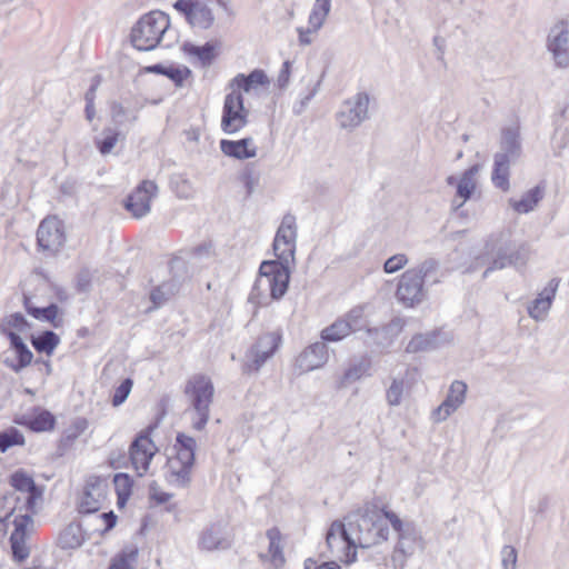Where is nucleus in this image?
I'll list each match as a JSON object with an SVG mask.
<instances>
[{
  "mask_svg": "<svg viewBox=\"0 0 569 569\" xmlns=\"http://www.w3.org/2000/svg\"><path fill=\"white\" fill-rule=\"evenodd\" d=\"M296 240V217L287 213L282 218L272 244L277 260H266L260 264L258 278L249 295L250 302L262 305L261 298L267 291L273 300H279L286 295L290 281V269L295 264Z\"/></svg>",
  "mask_w": 569,
  "mask_h": 569,
  "instance_id": "1",
  "label": "nucleus"
},
{
  "mask_svg": "<svg viewBox=\"0 0 569 569\" xmlns=\"http://www.w3.org/2000/svg\"><path fill=\"white\" fill-rule=\"evenodd\" d=\"M440 263L433 258H428L415 268L406 270L397 286L396 298L406 308H415L421 305L428 297L426 282L437 284L441 281Z\"/></svg>",
  "mask_w": 569,
  "mask_h": 569,
  "instance_id": "2",
  "label": "nucleus"
},
{
  "mask_svg": "<svg viewBox=\"0 0 569 569\" xmlns=\"http://www.w3.org/2000/svg\"><path fill=\"white\" fill-rule=\"evenodd\" d=\"M522 153L520 128L513 123L503 127L500 132L499 151L493 156V168L491 181L501 191L510 189V166L515 163Z\"/></svg>",
  "mask_w": 569,
  "mask_h": 569,
  "instance_id": "3",
  "label": "nucleus"
},
{
  "mask_svg": "<svg viewBox=\"0 0 569 569\" xmlns=\"http://www.w3.org/2000/svg\"><path fill=\"white\" fill-rule=\"evenodd\" d=\"M387 517L397 535L390 558L391 566L393 569H405L408 560L423 550V538L413 522L401 520L397 513H387Z\"/></svg>",
  "mask_w": 569,
  "mask_h": 569,
  "instance_id": "4",
  "label": "nucleus"
},
{
  "mask_svg": "<svg viewBox=\"0 0 569 569\" xmlns=\"http://www.w3.org/2000/svg\"><path fill=\"white\" fill-rule=\"evenodd\" d=\"M183 392L192 412V428L202 431L210 418V406L214 396L213 383L204 375H194L186 382Z\"/></svg>",
  "mask_w": 569,
  "mask_h": 569,
  "instance_id": "5",
  "label": "nucleus"
},
{
  "mask_svg": "<svg viewBox=\"0 0 569 569\" xmlns=\"http://www.w3.org/2000/svg\"><path fill=\"white\" fill-rule=\"evenodd\" d=\"M173 448L176 456L168 460L167 480L177 488H188L192 479L197 441L191 436L178 432Z\"/></svg>",
  "mask_w": 569,
  "mask_h": 569,
  "instance_id": "6",
  "label": "nucleus"
},
{
  "mask_svg": "<svg viewBox=\"0 0 569 569\" xmlns=\"http://www.w3.org/2000/svg\"><path fill=\"white\" fill-rule=\"evenodd\" d=\"M169 26V16L161 11H151L142 16L131 29L132 46L140 51L153 50Z\"/></svg>",
  "mask_w": 569,
  "mask_h": 569,
  "instance_id": "7",
  "label": "nucleus"
},
{
  "mask_svg": "<svg viewBox=\"0 0 569 569\" xmlns=\"http://www.w3.org/2000/svg\"><path fill=\"white\" fill-rule=\"evenodd\" d=\"M63 222L57 217L44 218L37 230V244L48 257H54L66 242Z\"/></svg>",
  "mask_w": 569,
  "mask_h": 569,
  "instance_id": "8",
  "label": "nucleus"
},
{
  "mask_svg": "<svg viewBox=\"0 0 569 569\" xmlns=\"http://www.w3.org/2000/svg\"><path fill=\"white\" fill-rule=\"evenodd\" d=\"M327 546L340 561L351 563L357 559V548L345 522L333 521L327 531Z\"/></svg>",
  "mask_w": 569,
  "mask_h": 569,
  "instance_id": "9",
  "label": "nucleus"
},
{
  "mask_svg": "<svg viewBox=\"0 0 569 569\" xmlns=\"http://www.w3.org/2000/svg\"><path fill=\"white\" fill-rule=\"evenodd\" d=\"M152 431L153 427L149 426L137 435L129 447L130 460L139 477L148 472L151 460L158 451L150 437Z\"/></svg>",
  "mask_w": 569,
  "mask_h": 569,
  "instance_id": "10",
  "label": "nucleus"
},
{
  "mask_svg": "<svg viewBox=\"0 0 569 569\" xmlns=\"http://www.w3.org/2000/svg\"><path fill=\"white\" fill-rule=\"evenodd\" d=\"M486 251L481 261L488 262L489 266L483 272V278H487L493 270L505 269L510 267L509 251L511 250V241L509 236L501 232L497 236H491L486 242Z\"/></svg>",
  "mask_w": 569,
  "mask_h": 569,
  "instance_id": "11",
  "label": "nucleus"
},
{
  "mask_svg": "<svg viewBox=\"0 0 569 569\" xmlns=\"http://www.w3.org/2000/svg\"><path fill=\"white\" fill-rule=\"evenodd\" d=\"M233 538L228 525L221 520L207 525L198 536V548L201 551H223L232 547Z\"/></svg>",
  "mask_w": 569,
  "mask_h": 569,
  "instance_id": "12",
  "label": "nucleus"
},
{
  "mask_svg": "<svg viewBox=\"0 0 569 569\" xmlns=\"http://www.w3.org/2000/svg\"><path fill=\"white\" fill-rule=\"evenodd\" d=\"M369 94L358 92L352 98L343 101L337 120L342 129L352 130L359 127L368 118Z\"/></svg>",
  "mask_w": 569,
  "mask_h": 569,
  "instance_id": "13",
  "label": "nucleus"
},
{
  "mask_svg": "<svg viewBox=\"0 0 569 569\" xmlns=\"http://www.w3.org/2000/svg\"><path fill=\"white\" fill-rule=\"evenodd\" d=\"M248 111L244 109L243 97L233 90L224 98L221 128L226 133H236L242 129L248 120Z\"/></svg>",
  "mask_w": 569,
  "mask_h": 569,
  "instance_id": "14",
  "label": "nucleus"
},
{
  "mask_svg": "<svg viewBox=\"0 0 569 569\" xmlns=\"http://www.w3.org/2000/svg\"><path fill=\"white\" fill-rule=\"evenodd\" d=\"M280 332H267L261 335L250 348L248 357L251 359L244 365V372H257L273 356L281 343Z\"/></svg>",
  "mask_w": 569,
  "mask_h": 569,
  "instance_id": "15",
  "label": "nucleus"
},
{
  "mask_svg": "<svg viewBox=\"0 0 569 569\" xmlns=\"http://www.w3.org/2000/svg\"><path fill=\"white\" fill-rule=\"evenodd\" d=\"M547 49L557 68H569V28L565 21L556 23L547 37Z\"/></svg>",
  "mask_w": 569,
  "mask_h": 569,
  "instance_id": "16",
  "label": "nucleus"
},
{
  "mask_svg": "<svg viewBox=\"0 0 569 569\" xmlns=\"http://www.w3.org/2000/svg\"><path fill=\"white\" fill-rule=\"evenodd\" d=\"M158 186L152 180H143L128 196L124 208L134 217L142 218L150 212V203L157 197Z\"/></svg>",
  "mask_w": 569,
  "mask_h": 569,
  "instance_id": "17",
  "label": "nucleus"
},
{
  "mask_svg": "<svg viewBox=\"0 0 569 569\" xmlns=\"http://www.w3.org/2000/svg\"><path fill=\"white\" fill-rule=\"evenodd\" d=\"M345 525L348 528V532L351 536L356 548H370L372 547V537L369 532V526H373L369 517V505L362 510L349 515L346 518Z\"/></svg>",
  "mask_w": 569,
  "mask_h": 569,
  "instance_id": "18",
  "label": "nucleus"
},
{
  "mask_svg": "<svg viewBox=\"0 0 569 569\" xmlns=\"http://www.w3.org/2000/svg\"><path fill=\"white\" fill-rule=\"evenodd\" d=\"M173 8L182 13L192 27L209 29L214 22L212 10L200 0H177Z\"/></svg>",
  "mask_w": 569,
  "mask_h": 569,
  "instance_id": "19",
  "label": "nucleus"
},
{
  "mask_svg": "<svg viewBox=\"0 0 569 569\" xmlns=\"http://www.w3.org/2000/svg\"><path fill=\"white\" fill-rule=\"evenodd\" d=\"M560 284L559 278H552L547 286L538 293L536 299H533L527 306V312L529 317L537 321L542 322L547 319L552 303L556 299L557 291Z\"/></svg>",
  "mask_w": 569,
  "mask_h": 569,
  "instance_id": "20",
  "label": "nucleus"
},
{
  "mask_svg": "<svg viewBox=\"0 0 569 569\" xmlns=\"http://www.w3.org/2000/svg\"><path fill=\"white\" fill-rule=\"evenodd\" d=\"M328 359V347L322 340L306 347L296 358L295 366L299 373H306L323 367Z\"/></svg>",
  "mask_w": 569,
  "mask_h": 569,
  "instance_id": "21",
  "label": "nucleus"
},
{
  "mask_svg": "<svg viewBox=\"0 0 569 569\" xmlns=\"http://www.w3.org/2000/svg\"><path fill=\"white\" fill-rule=\"evenodd\" d=\"M9 483L20 492L28 493L24 501V509L34 512L37 501L42 498V489L37 486L33 478L23 469L12 472L9 477Z\"/></svg>",
  "mask_w": 569,
  "mask_h": 569,
  "instance_id": "22",
  "label": "nucleus"
},
{
  "mask_svg": "<svg viewBox=\"0 0 569 569\" xmlns=\"http://www.w3.org/2000/svg\"><path fill=\"white\" fill-rule=\"evenodd\" d=\"M4 331L9 339L10 348L14 353V359L6 357L3 359V363L6 367L18 373L32 362L33 353L18 332L11 330Z\"/></svg>",
  "mask_w": 569,
  "mask_h": 569,
  "instance_id": "23",
  "label": "nucleus"
},
{
  "mask_svg": "<svg viewBox=\"0 0 569 569\" xmlns=\"http://www.w3.org/2000/svg\"><path fill=\"white\" fill-rule=\"evenodd\" d=\"M467 385L461 380H455L449 388L446 399L433 411L437 421H443L450 417L466 400Z\"/></svg>",
  "mask_w": 569,
  "mask_h": 569,
  "instance_id": "24",
  "label": "nucleus"
},
{
  "mask_svg": "<svg viewBox=\"0 0 569 569\" xmlns=\"http://www.w3.org/2000/svg\"><path fill=\"white\" fill-rule=\"evenodd\" d=\"M106 501V486L99 479L88 481L79 503L80 513L99 511Z\"/></svg>",
  "mask_w": 569,
  "mask_h": 569,
  "instance_id": "25",
  "label": "nucleus"
},
{
  "mask_svg": "<svg viewBox=\"0 0 569 569\" xmlns=\"http://www.w3.org/2000/svg\"><path fill=\"white\" fill-rule=\"evenodd\" d=\"M387 513H395L391 510L379 509L375 505H369V517L373 522V526H369L370 533L372 537V546H377L385 542L389 538V518Z\"/></svg>",
  "mask_w": 569,
  "mask_h": 569,
  "instance_id": "26",
  "label": "nucleus"
},
{
  "mask_svg": "<svg viewBox=\"0 0 569 569\" xmlns=\"http://www.w3.org/2000/svg\"><path fill=\"white\" fill-rule=\"evenodd\" d=\"M220 149L227 156L239 160L250 159L257 156V147L252 138L240 140H221Z\"/></svg>",
  "mask_w": 569,
  "mask_h": 569,
  "instance_id": "27",
  "label": "nucleus"
},
{
  "mask_svg": "<svg viewBox=\"0 0 569 569\" xmlns=\"http://www.w3.org/2000/svg\"><path fill=\"white\" fill-rule=\"evenodd\" d=\"M479 171L478 164H473L468 168L457 183V192L456 198L460 199V202H457V199L453 200L452 204L456 209H459L465 204L467 200L471 198L476 190V174Z\"/></svg>",
  "mask_w": 569,
  "mask_h": 569,
  "instance_id": "28",
  "label": "nucleus"
},
{
  "mask_svg": "<svg viewBox=\"0 0 569 569\" xmlns=\"http://www.w3.org/2000/svg\"><path fill=\"white\" fill-rule=\"evenodd\" d=\"M23 306L28 315L40 321L50 322L54 328H59L61 319H57L59 307L56 303H50L47 307H37L28 296H23Z\"/></svg>",
  "mask_w": 569,
  "mask_h": 569,
  "instance_id": "29",
  "label": "nucleus"
},
{
  "mask_svg": "<svg viewBox=\"0 0 569 569\" xmlns=\"http://www.w3.org/2000/svg\"><path fill=\"white\" fill-rule=\"evenodd\" d=\"M545 188L536 186L525 192L519 200L510 199L509 204L517 213H529L533 211L543 199Z\"/></svg>",
  "mask_w": 569,
  "mask_h": 569,
  "instance_id": "30",
  "label": "nucleus"
},
{
  "mask_svg": "<svg viewBox=\"0 0 569 569\" xmlns=\"http://www.w3.org/2000/svg\"><path fill=\"white\" fill-rule=\"evenodd\" d=\"M269 84V78L261 69H254L249 74L238 73L230 82L231 88L249 92L260 86Z\"/></svg>",
  "mask_w": 569,
  "mask_h": 569,
  "instance_id": "31",
  "label": "nucleus"
},
{
  "mask_svg": "<svg viewBox=\"0 0 569 569\" xmlns=\"http://www.w3.org/2000/svg\"><path fill=\"white\" fill-rule=\"evenodd\" d=\"M83 541L84 535L78 522L69 523L58 536V546L63 550L77 549Z\"/></svg>",
  "mask_w": 569,
  "mask_h": 569,
  "instance_id": "32",
  "label": "nucleus"
},
{
  "mask_svg": "<svg viewBox=\"0 0 569 569\" xmlns=\"http://www.w3.org/2000/svg\"><path fill=\"white\" fill-rule=\"evenodd\" d=\"M30 341L37 352L51 356L60 343V337L52 330H43L37 336H31Z\"/></svg>",
  "mask_w": 569,
  "mask_h": 569,
  "instance_id": "33",
  "label": "nucleus"
},
{
  "mask_svg": "<svg viewBox=\"0 0 569 569\" xmlns=\"http://www.w3.org/2000/svg\"><path fill=\"white\" fill-rule=\"evenodd\" d=\"M120 138H126L121 130L113 127H106L101 136L94 139V144L98 151L102 156H106L113 150Z\"/></svg>",
  "mask_w": 569,
  "mask_h": 569,
  "instance_id": "34",
  "label": "nucleus"
},
{
  "mask_svg": "<svg viewBox=\"0 0 569 569\" xmlns=\"http://www.w3.org/2000/svg\"><path fill=\"white\" fill-rule=\"evenodd\" d=\"M110 116L114 124L113 128L121 130L126 123H134L138 120L137 111L124 108L120 102L113 101L110 104Z\"/></svg>",
  "mask_w": 569,
  "mask_h": 569,
  "instance_id": "35",
  "label": "nucleus"
},
{
  "mask_svg": "<svg viewBox=\"0 0 569 569\" xmlns=\"http://www.w3.org/2000/svg\"><path fill=\"white\" fill-rule=\"evenodd\" d=\"M342 319L350 326L351 332L366 330L370 336H373V332H378V328L368 327L365 309L361 306L352 308Z\"/></svg>",
  "mask_w": 569,
  "mask_h": 569,
  "instance_id": "36",
  "label": "nucleus"
},
{
  "mask_svg": "<svg viewBox=\"0 0 569 569\" xmlns=\"http://www.w3.org/2000/svg\"><path fill=\"white\" fill-rule=\"evenodd\" d=\"M350 326L342 318L321 330L320 337L325 342H338L350 335Z\"/></svg>",
  "mask_w": 569,
  "mask_h": 569,
  "instance_id": "37",
  "label": "nucleus"
},
{
  "mask_svg": "<svg viewBox=\"0 0 569 569\" xmlns=\"http://www.w3.org/2000/svg\"><path fill=\"white\" fill-rule=\"evenodd\" d=\"M437 335L435 332L415 335L406 347L408 353L428 351L436 348Z\"/></svg>",
  "mask_w": 569,
  "mask_h": 569,
  "instance_id": "38",
  "label": "nucleus"
},
{
  "mask_svg": "<svg viewBox=\"0 0 569 569\" xmlns=\"http://www.w3.org/2000/svg\"><path fill=\"white\" fill-rule=\"evenodd\" d=\"M26 426L34 432L50 431L56 426V417L50 411L42 409L30 418Z\"/></svg>",
  "mask_w": 569,
  "mask_h": 569,
  "instance_id": "39",
  "label": "nucleus"
},
{
  "mask_svg": "<svg viewBox=\"0 0 569 569\" xmlns=\"http://www.w3.org/2000/svg\"><path fill=\"white\" fill-rule=\"evenodd\" d=\"M182 49L187 54L197 57L203 66L211 64L214 59V46L210 42L203 46L186 42Z\"/></svg>",
  "mask_w": 569,
  "mask_h": 569,
  "instance_id": "40",
  "label": "nucleus"
},
{
  "mask_svg": "<svg viewBox=\"0 0 569 569\" xmlns=\"http://www.w3.org/2000/svg\"><path fill=\"white\" fill-rule=\"evenodd\" d=\"M322 77L323 74L316 82L309 81L307 83V92L301 93L299 99H297L292 104L293 114L300 116L306 111L310 101L313 99V97L318 93L320 89Z\"/></svg>",
  "mask_w": 569,
  "mask_h": 569,
  "instance_id": "41",
  "label": "nucleus"
},
{
  "mask_svg": "<svg viewBox=\"0 0 569 569\" xmlns=\"http://www.w3.org/2000/svg\"><path fill=\"white\" fill-rule=\"evenodd\" d=\"M406 326V320L400 317L393 318L389 323L383 326L381 329H378V332H373L375 336L379 333L383 335L386 342L378 341L381 346H389L395 338H397Z\"/></svg>",
  "mask_w": 569,
  "mask_h": 569,
  "instance_id": "42",
  "label": "nucleus"
},
{
  "mask_svg": "<svg viewBox=\"0 0 569 569\" xmlns=\"http://www.w3.org/2000/svg\"><path fill=\"white\" fill-rule=\"evenodd\" d=\"M26 442L23 433L14 428L10 427L0 431V451L6 452L8 449L14 446H23Z\"/></svg>",
  "mask_w": 569,
  "mask_h": 569,
  "instance_id": "43",
  "label": "nucleus"
},
{
  "mask_svg": "<svg viewBox=\"0 0 569 569\" xmlns=\"http://www.w3.org/2000/svg\"><path fill=\"white\" fill-rule=\"evenodd\" d=\"M113 483L118 496V505L126 503L132 491V478L128 473H117Z\"/></svg>",
  "mask_w": 569,
  "mask_h": 569,
  "instance_id": "44",
  "label": "nucleus"
},
{
  "mask_svg": "<svg viewBox=\"0 0 569 569\" xmlns=\"http://www.w3.org/2000/svg\"><path fill=\"white\" fill-rule=\"evenodd\" d=\"M176 284L172 282H164L153 288L150 292V300L153 303V309L163 306L171 296L174 295Z\"/></svg>",
  "mask_w": 569,
  "mask_h": 569,
  "instance_id": "45",
  "label": "nucleus"
},
{
  "mask_svg": "<svg viewBox=\"0 0 569 569\" xmlns=\"http://www.w3.org/2000/svg\"><path fill=\"white\" fill-rule=\"evenodd\" d=\"M530 256L529 244L526 242L516 244L511 242V250L509 251L510 267H523Z\"/></svg>",
  "mask_w": 569,
  "mask_h": 569,
  "instance_id": "46",
  "label": "nucleus"
},
{
  "mask_svg": "<svg viewBox=\"0 0 569 569\" xmlns=\"http://www.w3.org/2000/svg\"><path fill=\"white\" fill-rule=\"evenodd\" d=\"M331 6L313 4L309 14L308 23L311 31H318L325 23L326 18L330 12Z\"/></svg>",
  "mask_w": 569,
  "mask_h": 569,
  "instance_id": "47",
  "label": "nucleus"
},
{
  "mask_svg": "<svg viewBox=\"0 0 569 569\" xmlns=\"http://www.w3.org/2000/svg\"><path fill=\"white\" fill-rule=\"evenodd\" d=\"M27 537L18 533H11L10 536L12 557L17 561H23L30 555L29 547L26 543Z\"/></svg>",
  "mask_w": 569,
  "mask_h": 569,
  "instance_id": "48",
  "label": "nucleus"
},
{
  "mask_svg": "<svg viewBox=\"0 0 569 569\" xmlns=\"http://www.w3.org/2000/svg\"><path fill=\"white\" fill-rule=\"evenodd\" d=\"M31 511H27L23 515H16L12 520V525L14 527L11 533H18L20 536H28L30 530L33 527V519L31 516Z\"/></svg>",
  "mask_w": 569,
  "mask_h": 569,
  "instance_id": "49",
  "label": "nucleus"
},
{
  "mask_svg": "<svg viewBox=\"0 0 569 569\" xmlns=\"http://www.w3.org/2000/svg\"><path fill=\"white\" fill-rule=\"evenodd\" d=\"M137 555V548H132L129 551H122L113 559L109 569H133L132 562L136 560Z\"/></svg>",
  "mask_w": 569,
  "mask_h": 569,
  "instance_id": "50",
  "label": "nucleus"
},
{
  "mask_svg": "<svg viewBox=\"0 0 569 569\" xmlns=\"http://www.w3.org/2000/svg\"><path fill=\"white\" fill-rule=\"evenodd\" d=\"M269 539V552L274 561H283L282 548L280 545V531L277 528H271L267 531Z\"/></svg>",
  "mask_w": 569,
  "mask_h": 569,
  "instance_id": "51",
  "label": "nucleus"
},
{
  "mask_svg": "<svg viewBox=\"0 0 569 569\" xmlns=\"http://www.w3.org/2000/svg\"><path fill=\"white\" fill-rule=\"evenodd\" d=\"M164 76L169 78L176 87H182L183 81L191 76V70L188 67L169 66L166 69Z\"/></svg>",
  "mask_w": 569,
  "mask_h": 569,
  "instance_id": "52",
  "label": "nucleus"
},
{
  "mask_svg": "<svg viewBox=\"0 0 569 569\" xmlns=\"http://www.w3.org/2000/svg\"><path fill=\"white\" fill-rule=\"evenodd\" d=\"M132 380L130 378H126L121 381V383L116 388L112 396V405L118 407L122 405L127 398L129 397L132 389Z\"/></svg>",
  "mask_w": 569,
  "mask_h": 569,
  "instance_id": "53",
  "label": "nucleus"
},
{
  "mask_svg": "<svg viewBox=\"0 0 569 569\" xmlns=\"http://www.w3.org/2000/svg\"><path fill=\"white\" fill-rule=\"evenodd\" d=\"M502 569H516L518 552L515 547L506 545L500 551Z\"/></svg>",
  "mask_w": 569,
  "mask_h": 569,
  "instance_id": "54",
  "label": "nucleus"
},
{
  "mask_svg": "<svg viewBox=\"0 0 569 569\" xmlns=\"http://www.w3.org/2000/svg\"><path fill=\"white\" fill-rule=\"evenodd\" d=\"M403 381L395 379L387 390V401L390 406H398L401 402Z\"/></svg>",
  "mask_w": 569,
  "mask_h": 569,
  "instance_id": "55",
  "label": "nucleus"
},
{
  "mask_svg": "<svg viewBox=\"0 0 569 569\" xmlns=\"http://www.w3.org/2000/svg\"><path fill=\"white\" fill-rule=\"evenodd\" d=\"M408 263V258L405 253H398L388 258L383 264L386 273H395L402 269Z\"/></svg>",
  "mask_w": 569,
  "mask_h": 569,
  "instance_id": "56",
  "label": "nucleus"
},
{
  "mask_svg": "<svg viewBox=\"0 0 569 569\" xmlns=\"http://www.w3.org/2000/svg\"><path fill=\"white\" fill-rule=\"evenodd\" d=\"M174 184L176 192L179 198L189 199L192 196L193 189L191 182L183 176H177L174 180H172Z\"/></svg>",
  "mask_w": 569,
  "mask_h": 569,
  "instance_id": "57",
  "label": "nucleus"
},
{
  "mask_svg": "<svg viewBox=\"0 0 569 569\" xmlns=\"http://www.w3.org/2000/svg\"><path fill=\"white\" fill-rule=\"evenodd\" d=\"M366 372V366L363 363H357L349 367L342 376V385L359 380Z\"/></svg>",
  "mask_w": 569,
  "mask_h": 569,
  "instance_id": "58",
  "label": "nucleus"
},
{
  "mask_svg": "<svg viewBox=\"0 0 569 569\" xmlns=\"http://www.w3.org/2000/svg\"><path fill=\"white\" fill-rule=\"evenodd\" d=\"M241 181L247 189V193L251 194L258 186L259 177L254 173L252 168L247 167L241 174Z\"/></svg>",
  "mask_w": 569,
  "mask_h": 569,
  "instance_id": "59",
  "label": "nucleus"
},
{
  "mask_svg": "<svg viewBox=\"0 0 569 569\" xmlns=\"http://www.w3.org/2000/svg\"><path fill=\"white\" fill-rule=\"evenodd\" d=\"M6 325L10 328L17 329L18 331H23L28 327L24 316L20 312L10 315L6 320Z\"/></svg>",
  "mask_w": 569,
  "mask_h": 569,
  "instance_id": "60",
  "label": "nucleus"
},
{
  "mask_svg": "<svg viewBox=\"0 0 569 569\" xmlns=\"http://www.w3.org/2000/svg\"><path fill=\"white\" fill-rule=\"evenodd\" d=\"M291 67H292V63L289 60H286L282 63V67L280 69V72H279L278 79H277V83L280 89H284L289 84Z\"/></svg>",
  "mask_w": 569,
  "mask_h": 569,
  "instance_id": "61",
  "label": "nucleus"
},
{
  "mask_svg": "<svg viewBox=\"0 0 569 569\" xmlns=\"http://www.w3.org/2000/svg\"><path fill=\"white\" fill-rule=\"evenodd\" d=\"M91 274L88 269H83L78 273L77 287L79 291L86 292L90 289Z\"/></svg>",
  "mask_w": 569,
  "mask_h": 569,
  "instance_id": "62",
  "label": "nucleus"
},
{
  "mask_svg": "<svg viewBox=\"0 0 569 569\" xmlns=\"http://www.w3.org/2000/svg\"><path fill=\"white\" fill-rule=\"evenodd\" d=\"M305 569H341L336 561H326L318 565L316 560L308 558L305 561Z\"/></svg>",
  "mask_w": 569,
  "mask_h": 569,
  "instance_id": "63",
  "label": "nucleus"
},
{
  "mask_svg": "<svg viewBox=\"0 0 569 569\" xmlns=\"http://www.w3.org/2000/svg\"><path fill=\"white\" fill-rule=\"evenodd\" d=\"M101 83V76L97 74L92 78L91 84L84 94L86 102H94L96 92Z\"/></svg>",
  "mask_w": 569,
  "mask_h": 569,
  "instance_id": "64",
  "label": "nucleus"
}]
</instances>
